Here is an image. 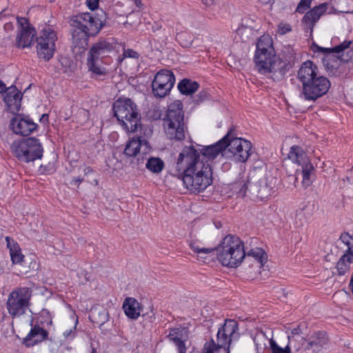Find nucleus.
<instances>
[{
    "label": "nucleus",
    "mask_w": 353,
    "mask_h": 353,
    "mask_svg": "<svg viewBox=\"0 0 353 353\" xmlns=\"http://www.w3.org/2000/svg\"><path fill=\"white\" fill-rule=\"evenodd\" d=\"M213 148L191 143L183 147L178 155L175 170L191 192H203L212 183L211 163L219 152Z\"/></svg>",
    "instance_id": "f257e3e1"
},
{
    "label": "nucleus",
    "mask_w": 353,
    "mask_h": 353,
    "mask_svg": "<svg viewBox=\"0 0 353 353\" xmlns=\"http://www.w3.org/2000/svg\"><path fill=\"white\" fill-rule=\"evenodd\" d=\"M254 62L260 73L274 81L282 79L290 68L288 63L275 54L272 39L268 35H263L259 39Z\"/></svg>",
    "instance_id": "f03ea898"
},
{
    "label": "nucleus",
    "mask_w": 353,
    "mask_h": 353,
    "mask_svg": "<svg viewBox=\"0 0 353 353\" xmlns=\"http://www.w3.org/2000/svg\"><path fill=\"white\" fill-rule=\"evenodd\" d=\"M106 14L101 10L94 17L90 13H81L71 19L72 47L75 53L84 51L88 44V38L97 35L104 26Z\"/></svg>",
    "instance_id": "7ed1b4c3"
},
{
    "label": "nucleus",
    "mask_w": 353,
    "mask_h": 353,
    "mask_svg": "<svg viewBox=\"0 0 353 353\" xmlns=\"http://www.w3.org/2000/svg\"><path fill=\"white\" fill-rule=\"evenodd\" d=\"M297 79L302 84L300 97L306 101H316L327 93L331 85L327 77L319 74L317 65L309 60L300 66Z\"/></svg>",
    "instance_id": "20e7f679"
},
{
    "label": "nucleus",
    "mask_w": 353,
    "mask_h": 353,
    "mask_svg": "<svg viewBox=\"0 0 353 353\" xmlns=\"http://www.w3.org/2000/svg\"><path fill=\"white\" fill-rule=\"evenodd\" d=\"M232 131L231 129L220 141L208 147H214V149L218 150L217 156L221 154L236 162L244 163L250 155L252 144L244 139L231 138Z\"/></svg>",
    "instance_id": "39448f33"
},
{
    "label": "nucleus",
    "mask_w": 353,
    "mask_h": 353,
    "mask_svg": "<svg viewBox=\"0 0 353 353\" xmlns=\"http://www.w3.org/2000/svg\"><path fill=\"white\" fill-rule=\"evenodd\" d=\"M277 179L272 176H266L256 182L238 181L234 184L233 189L238 196H249L251 199L263 200L274 192Z\"/></svg>",
    "instance_id": "423d86ee"
},
{
    "label": "nucleus",
    "mask_w": 353,
    "mask_h": 353,
    "mask_svg": "<svg viewBox=\"0 0 353 353\" xmlns=\"http://www.w3.org/2000/svg\"><path fill=\"white\" fill-rule=\"evenodd\" d=\"M214 249L219 261L226 267L236 268L245 258L243 243L236 236H225Z\"/></svg>",
    "instance_id": "0eeeda50"
},
{
    "label": "nucleus",
    "mask_w": 353,
    "mask_h": 353,
    "mask_svg": "<svg viewBox=\"0 0 353 353\" xmlns=\"http://www.w3.org/2000/svg\"><path fill=\"white\" fill-rule=\"evenodd\" d=\"M163 121L165 133L168 139L176 141L185 139L187 126L184 122L182 103L179 101L172 103Z\"/></svg>",
    "instance_id": "6e6552de"
},
{
    "label": "nucleus",
    "mask_w": 353,
    "mask_h": 353,
    "mask_svg": "<svg viewBox=\"0 0 353 353\" xmlns=\"http://www.w3.org/2000/svg\"><path fill=\"white\" fill-rule=\"evenodd\" d=\"M114 116L128 132H134L141 128V114L137 105L128 98L119 99L112 106Z\"/></svg>",
    "instance_id": "1a4fd4ad"
},
{
    "label": "nucleus",
    "mask_w": 353,
    "mask_h": 353,
    "mask_svg": "<svg viewBox=\"0 0 353 353\" xmlns=\"http://www.w3.org/2000/svg\"><path fill=\"white\" fill-rule=\"evenodd\" d=\"M11 152L21 162L29 163L43 157V150L39 141L34 137L14 141L11 145Z\"/></svg>",
    "instance_id": "9d476101"
},
{
    "label": "nucleus",
    "mask_w": 353,
    "mask_h": 353,
    "mask_svg": "<svg viewBox=\"0 0 353 353\" xmlns=\"http://www.w3.org/2000/svg\"><path fill=\"white\" fill-rule=\"evenodd\" d=\"M32 290L27 287H19L8 295L6 307L12 318L19 317L26 314L30 305Z\"/></svg>",
    "instance_id": "9b49d317"
},
{
    "label": "nucleus",
    "mask_w": 353,
    "mask_h": 353,
    "mask_svg": "<svg viewBox=\"0 0 353 353\" xmlns=\"http://www.w3.org/2000/svg\"><path fill=\"white\" fill-rule=\"evenodd\" d=\"M288 158L301 166L303 185L309 187L313 181L315 169L306 153L300 146L293 145L290 148Z\"/></svg>",
    "instance_id": "f8f14e48"
},
{
    "label": "nucleus",
    "mask_w": 353,
    "mask_h": 353,
    "mask_svg": "<svg viewBox=\"0 0 353 353\" xmlns=\"http://www.w3.org/2000/svg\"><path fill=\"white\" fill-rule=\"evenodd\" d=\"M57 40V33L51 28L47 27L42 30L40 36L36 39L37 53L39 59L48 61L52 58Z\"/></svg>",
    "instance_id": "ddd939ff"
},
{
    "label": "nucleus",
    "mask_w": 353,
    "mask_h": 353,
    "mask_svg": "<svg viewBox=\"0 0 353 353\" xmlns=\"http://www.w3.org/2000/svg\"><path fill=\"white\" fill-rule=\"evenodd\" d=\"M175 83L174 74L168 70H161L154 77L152 83V93L155 97H165Z\"/></svg>",
    "instance_id": "4468645a"
},
{
    "label": "nucleus",
    "mask_w": 353,
    "mask_h": 353,
    "mask_svg": "<svg viewBox=\"0 0 353 353\" xmlns=\"http://www.w3.org/2000/svg\"><path fill=\"white\" fill-rule=\"evenodd\" d=\"M352 41L350 40H345L341 43L330 48H322L314 43L312 48L314 52H323L327 57L331 54H334V57L339 59L341 62H347L353 59V50L351 46Z\"/></svg>",
    "instance_id": "2eb2a0df"
},
{
    "label": "nucleus",
    "mask_w": 353,
    "mask_h": 353,
    "mask_svg": "<svg viewBox=\"0 0 353 353\" xmlns=\"http://www.w3.org/2000/svg\"><path fill=\"white\" fill-rule=\"evenodd\" d=\"M341 241L347 246L346 252L340 258L336 263L339 275H344L353 263V235L343 232L340 236Z\"/></svg>",
    "instance_id": "dca6fc26"
},
{
    "label": "nucleus",
    "mask_w": 353,
    "mask_h": 353,
    "mask_svg": "<svg viewBox=\"0 0 353 353\" xmlns=\"http://www.w3.org/2000/svg\"><path fill=\"white\" fill-rule=\"evenodd\" d=\"M238 329V323L233 319H226L225 323L219 328L216 341H220L222 345H225L228 352L229 345L231 341L239 337Z\"/></svg>",
    "instance_id": "f3484780"
},
{
    "label": "nucleus",
    "mask_w": 353,
    "mask_h": 353,
    "mask_svg": "<svg viewBox=\"0 0 353 353\" xmlns=\"http://www.w3.org/2000/svg\"><path fill=\"white\" fill-rule=\"evenodd\" d=\"M289 350H294V353H310L307 347L308 340L303 336L300 326H297L291 331V334H288Z\"/></svg>",
    "instance_id": "a211bd4d"
},
{
    "label": "nucleus",
    "mask_w": 353,
    "mask_h": 353,
    "mask_svg": "<svg viewBox=\"0 0 353 353\" xmlns=\"http://www.w3.org/2000/svg\"><path fill=\"white\" fill-rule=\"evenodd\" d=\"M37 125L32 121L16 114L10 121V127L16 134L28 136L36 130Z\"/></svg>",
    "instance_id": "6ab92c4d"
},
{
    "label": "nucleus",
    "mask_w": 353,
    "mask_h": 353,
    "mask_svg": "<svg viewBox=\"0 0 353 353\" xmlns=\"http://www.w3.org/2000/svg\"><path fill=\"white\" fill-rule=\"evenodd\" d=\"M5 91L3 101L8 110L12 114H16L21 108L22 93L14 85L9 87Z\"/></svg>",
    "instance_id": "aec40b11"
},
{
    "label": "nucleus",
    "mask_w": 353,
    "mask_h": 353,
    "mask_svg": "<svg viewBox=\"0 0 353 353\" xmlns=\"http://www.w3.org/2000/svg\"><path fill=\"white\" fill-rule=\"evenodd\" d=\"M168 338L176 347L178 353H186L185 341L188 339V330L187 327H175L170 330Z\"/></svg>",
    "instance_id": "412c9836"
},
{
    "label": "nucleus",
    "mask_w": 353,
    "mask_h": 353,
    "mask_svg": "<svg viewBox=\"0 0 353 353\" xmlns=\"http://www.w3.org/2000/svg\"><path fill=\"white\" fill-rule=\"evenodd\" d=\"M327 4L326 3H321L314 6L312 9L305 13L302 19V23L305 29L313 31L315 23L319 21L320 17L326 12Z\"/></svg>",
    "instance_id": "4be33fe9"
},
{
    "label": "nucleus",
    "mask_w": 353,
    "mask_h": 353,
    "mask_svg": "<svg viewBox=\"0 0 353 353\" xmlns=\"http://www.w3.org/2000/svg\"><path fill=\"white\" fill-rule=\"evenodd\" d=\"M150 150L148 141L141 138H132L125 145L124 153L128 157H134L138 154H146Z\"/></svg>",
    "instance_id": "5701e85b"
},
{
    "label": "nucleus",
    "mask_w": 353,
    "mask_h": 353,
    "mask_svg": "<svg viewBox=\"0 0 353 353\" xmlns=\"http://www.w3.org/2000/svg\"><path fill=\"white\" fill-rule=\"evenodd\" d=\"M114 46L106 40H100L93 44L90 48L88 58L92 59L102 60L108 56V54L112 51Z\"/></svg>",
    "instance_id": "b1692460"
},
{
    "label": "nucleus",
    "mask_w": 353,
    "mask_h": 353,
    "mask_svg": "<svg viewBox=\"0 0 353 353\" xmlns=\"http://www.w3.org/2000/svg\"><path fill=\"white\" fill-rule=\"evenodd\" d=\"M328 344L327 334L324 332L314 333L308 339L307 347L309 352L318 353L323 349H326Z\"/></svg>",
    "instance_id": "393cba45"
},
{
    "label": "nucleus",
    "mask_w": 353,
    "mask_h": 353,
    "mask_svg": "<svg viewBox=\"0 0 353 353\" xmlns=\"http://www.w3.org/2000/svg\"><path fill=\"white\" fill-rule=\"evenodd\" d=\"M48 332L39 325H35L23 339V343L28 347L34 346L38 343L47 339Z\"/></svg>",
    "instance_id": "a878e982"
},
{
    "label": "nucleus",
    "mask_w": 353,
    "mask_h": 353,
    "mask_svg": "<svg viewBox=\"0 0 353 353\" xmlns=\"http://www.w3.org/2000/svg\"><path fill=\"white\" fill-rule=\"evenodd\" d=\"M35 35L34 28L20 29L16 37L17 46L20 48L30 47Z\"/></svg>",
    "instance_id": "bb28decb"
},
{
    "label": "nucleus",
    "mask_w": 353,
    "mask_h": 353,
    "mask_svg": "<svg viewBox=\"0 0 353 353\" xmlns=\"http://www.w3.org/2000/svg\"><path fill=\"white\" fill-rule=\"evenodd\" d=\"M123 309L126 316L132 319H137L140 315V304L134 298H126Z\"/></svg>",
    "instance_id": "cd10ccee"
},
{
    "label": "nucleus",
    "mask_w": 353,
    "mask_h": 353,
    "mask_svg": "<svg viewBox=\"0 0 353 353\" xmlns=\"http://www.w3.org/2000/svg\"><path fill=\"white\" fill-rule=\"evenodd\" d=\"M7 247L10 250L11 260L13 263H20L24 259V255L21 253V248L18 243L10 236L6 237Z\"/></svg>",
    "instance_id": "c85d7f7f"
},
{
    "label": "nucleus",
    "mask_w": 353,
    "mask_h": 353,
    "mask_svg": "<svg viewBox=\"0 0 353 353\" xmlns=\"http://www.w3.org/2000/svg\"><path fill=\"white\" fill-rule=\"evenodd\" d=\"M102 60L87 59L88 70L92 72V76L95 78L104 77L107 74V69L101 65Z\"/></svg>",
    "instance_id": "c756f323"
},
{
    "label": "nucleus",
    "mask_w": 353,
    "mask_h": 353,
    "mask_svg": "<svg viewBox=\"0 0 353 353\" xmlns=\"http://www.w3.org/2000/svg\"><path fill=\"white\" fill-rule=\"evenodd\" d=\"M178 89L183 94L190 95L198 90L199 85L196 81L183 79L178 84Z\"/></svg>",
    "instance_id": "7c9ffc66"
},
{
    "label": "nucleus",
    "mask_w": 353,
    "mask_h": 353,
    "mask_svg": "<svg viewBox=\"0 0 353 353\" xmlns=\"http://www.w3.org/2000/svg\"><path fill=\"white\" fill-rule=\"evenodd\" d=\"M189 245L193 252L199 254H208L215 251L214 248H205L203 242L198 239H192L190 241Z\"/></svg>",
    "instance_id": "2f4dec72"
},
{
    "label": "nucleus",
    "mask_w": 353,
    "mask_h": 353,
    "mask_svg": "<svg viewBox=\"0 0 353 353\" xmlns=\"http://www.w3.org/2000/svg\"><path fill=\"white\" fill-rule=\"evenodd\" d=\"M245 256L248 258L252 257L256 263L260 265V267H261L267 260L265 252L263 249L259 248L252 249L248 252H245Z\"/></svg>",
    "instance_id": "473e14b6"
},
{
    "label": "nucleus",
    "mask_w": 353,
    "mask_h": 353,
    "mask_svg": "<svg viewBox=\"0 0 353 353\" xmlns=\"http://www.w3.org/2000/svg\"><path fill=\"white\" fill-rule=\"evenodd\" d=\"M145 166L153 173H159L164 168V163L159 158L151 157L148 159Z\"/></svg>",
    "instance_id": "72a5a7b5"
},
{
    "label": "nucleus",
    "mask_w": 353,
    "mask_h": 353,
    "mask_svg": "<svg viewBox=\"0 0 353 353\" xmlns=\"http://www.w3.org/2000/svg\"><path fill=\"white\" fill-rule=\"evenodd\" d=\"M108 313L105 310H103L97 313L93 312L90 318L94 323H96L99 327H101L108 321Z\"/></svg>",
    "instance_id": "f704fd0d"
},
{
    "label": "nucleus",
    "mask_w": 353,
    "mask_h": 353,
    "mask_svg": "<svg viewBox=\"0 0 353 353\" xmlns=\"http://www.w3.org/2000/svg\"><path fill=\"white\" fill-rule=\"evenodd\" d=\"M176 39L181 44V46L184 48L190 47L193 41V37L190 33L187 32L177 33L176 35Z\"/></svg>",
    "instance_id": "c9c22d12"
},
{
    "label": "nucleus",
    "mask_w": 353,
    "mask_h": 353,
    "mask_svg": "<svg viewBox=\"0 0 353 353\" xmlns=\"http://www.w3.org/2000/svg\"><path fill=\"white\" fill-rule=\"evenodd\" d=\"M221 348H226L225 345H222L220 341L214 342L213 339L204 344L203 349V353H214L218 352Z\"/></svg>",
    "instance_id": "e433bc0d"
},
{
    "label": "nucleus",
    "mask_w": 353,
    "mask_h": 353,
    "mask_svg": "<svg viewBox=\"0 0 353 353\" xmlns=\"http://www.w3.org/2000/svg\"><path fill=\"white\" fill-rule=\"evenodd\" d=\"M269 343L272 353H291L289 347L286 345L285 347H281L272 339L269 341Z\"/></svg>",
    "instance_id": "4c0bfd02"
},
{
    "label": "nucleus",
    "mask_w": 353,
    "mask_h": 353,
    "mask_svg": "<svg viewBox=\"0 0 353 353\" xmlns=\"http://www.w3.org/2000/svg\"><path fill=\"white\" fill-rule=\"evenodd\" d=\"M312 0H301L299 3L296 12L299 13H303L307 8L310 7Z\"/></svg>",
    "instance_id": "58836bf2"
},
{
    "label": "nucleus",
    "mask_w": 353,
    "mask_h": 353,
    "mask_svg": "<svg viewBox=\"0 0 353 353\" xmlns=\"http://www.w3.org/2000/svg\"><path fill=\"white\" fill-rule=\"evenodd\" d=\"M78 323V321L76 320L75 321V324L74 325L70 328V330H67L63 332V336L65 337V339H73L74 336H75V334H76V326H77V324Z\"/></svg>",
    "instance_id": "ea45409f"
},
{
    "label": "nucleus",
    "mask_w": 353,
    "mask_h": 353,
    "mask_svg": "<svg viewBox=\"0 0 353 353\" xmlns=\"http://www.w3.org/2000/svg\"><path fill=\"white\" fill-rule=\"evenodd\" d=\"M125 57L137 59L139 57V54L136 51H134L132 49H128L126 50H124V52L123 53V57L119 58V61H122L123 59Z\"/></svg>",
    "instance_id": "a19ab883"
},
{
    "label": "nucleus",
    "mask_w": 353,
    "mask_h": 353,
    "mask_svg": "<svg viewBox=\"0 0 353 353\" xmlns=\"http://www.w3.org/2000/svg\"><path fill=\"white\" fill-rule=\"evenodd\" d=\"M17 22L20 26V29H26V28H34L29 23L28 20L25 17H17Z\"/></svg>",
    "instance_id": "79ce46f5"
},
{
    "label": "nucleus",
    "mask_w": 353,
    "mask_h": 353,
    "mask_svg": "<svg viewBox=\"0 0 353 353\" xmlns=\"http://www.w3.org/2000/svg\"><path fill=\"white\" fill-rule=\"evenodd\" d=\"M291 31V26L286 23H279L278 26V33L280 34H284Z\"/></svg>",
    "instance_id": "37998d69"
},
{
    "label": "nucleus",
    "mask_w": 353,
    "mask_h": 353,
    "mask_svg": "<svg viewBox=\"0 0 353 353\" xmlns=\"http://www.w3.org/2000/svg\"><path fill=\"white\" fill-rule=\"evenodd\" d=\"M264 338V334L263 333L259 334L254 338V343L256 347V350L258 353H260V350L262 349L259 341Z\"/></svg>",
    "instance_id": "c03bdc74"
},
{
    "label": "nucleus",
    "mask_w": 353,
    "mask_h": 353,
    "mask_svg": "<svg viewBox=\"0 0 353 353\" xmlns=\"http://www.w3.org/2000/svg\"><path fill=\"white\" fill-rule=\"evenodd\" d=\"M99 1V0H86V3L90 10H94L98 7Z\"/></svg>",
    "instance_id": "a18cd8bd"
},
{
    "label": "nucleus",
    "mask_w": 353,
    "mask_h": 353,
    "mask_svg": "<svg viewBox=\"0 0 353 353\" xmlns=\"http://www.w3.org/2000/svg\"><path fill=\"white\" fill-rule=\"evenodd\" d=\"M83 178L78 176V177H74L71 182V185H75L77 188L79 187L80 184L83 181Z\"/></svg>",
    "instance_id": "49530a36"
},
{
    "label": "nucleus",
    "mask_w": 353,
    "mask_h": 353,
    "mask_svg": "<svg viewBox=\"0 0 353 353\" xmlns=\"http://www.w3.org/2000/svg\"><path fill=\"white\" fill-rule=\"evenodd\" d=\"M216 0H202V3L208 8L212 7L216 3Z\"/></svg>",
    "instance_id": "de8ad7c7"
},
{
    "label": "nucleus",
    "mask_w": 353,
    "mask_h": 353,
    "mask_svg": "<svg viewBox=\"0 0 353 353\" xmlns=\"http://www.w3.org/2000/svg\"><path fill=\"white\" fill-rule=\"evenodd\" d=\"M198 97H199V99H195V101H197V102L202 101H203L204 99H206V97H207V92H205V91L201 92L199 94Z\"/></svg>",
    "instance_id": "09e8293b"
},
{
    "label": "nucleus",
    "mask_w": 353,
    "mask_h": 353,
    "mask_svg": "<svg viewBox=\"0 0 353 353\" xmlns=\"http://www.w3.org/2000/svg\"><path fill=\"white\" fill-rule=\"evenodd\" d=\"M60 63L62 65L67 68L69 65V60L66 57H63L60 59Z\"/></svg>",
    "instance_id": "8fccbe9b"
},
{
    "label": "nucleus",
    "mask_w": 353,
    "mask_h": 353,
    "mask_svg": "<svg viewBox=\"0 0 353 353\" xmlns=\"http://www.w3.org/2000/svg\"><path fill=\"white\" fill-rule=\"evenodd\" d=\"M48 114H43L41 117L40 118V121L43 122V123L48 122Z\"/></svg>",
    "instance_id": "3c124183"
},
{
    "label": "nucleus",
    "mask_w": 353,
    "mask_h": 353,
    "mask_svg": "<svg viewBox=\"0 0 353 353\" xmlns=\"http://www.w3.org/2000/svg\"><path fill=\"white\" fill-rule=\"evenodd\" d=\"M6 89L7 88L5 83L1 80H0V93L4 92Z\"/></svg>",
    "instance_id": "603ef678"
},
{
    "label": "nucleus",
    "mask_w": 353,
    "mask_h": 353,
    "mask_svg": "<svg viewBox=\"0 0 353 353\" xmlns=\"http://www.w3.org/2000/svg\"><path fill=\"white\" fill-rule=\"evenodd\" d=\"M93 172V170L90 167H86L83 170V172L85 175H88V174Z\"/></svg>",
    "instance_id": "864d4df0"
},
{
    "label": "nucleus",
    "mask_w": 353,
    "mask_h": 353,
    "mask_svg": "<svg viewBox=\"0 0 353 353\" xmlns=\"http://www.w3.org/2000/svg\"><path fill=\"white\" fill-rule=\"evenodd\" d=\"M325 65H326V68L327 69V70L332 72V70L334 68V65L330 63H325Z\"/></svg>",
    "instance_id": "5fc2aeb1"
},
{
    "label": "nucleus",
    "mask_w": 353,
    "mask_h": 353,
    "mask_svg": "<svg viewBox=\"0 0 353 353\" xmlns=\"http://www.w3.org/2000/svg\"><path fill=\"white\" fill-rule=\"evenodd\" d=\"M261 3L264 4L270 3L274 1V0H260Z\"/></svg>",
    "instance_id": "6e6d98bb"
},
{
    "label": "nucleus",
    "mask_w": 353,
    "mask_h": 353,
    "mask_svg": "<svg viewBox=\"0 0 353 353\" xmlns=\"http://www.w3.org/2000/svg\"><path fill=\"white\" fill-rule=\"evenodd\" d=\"M90 353H97V350L94 347H91V352Z\"/></svg>",
    "instance_id": "4d7b16f0"
},
{
    "label": "nucleus",
    "mask_w": 353,
    "mask_h": 353,
    "mask_svg": "<svg viewBox=\"0 0 353 353\" xmlns=\"http://www.w3.org/2000/svg\"><path fill=\"white\" fill-rule=\"evenodd\" d=\"M216 228H219V227H221V223H220V222H219V223H216Z\"/></svg>",
    "instance_id": "13d9d810"
}]
</instances>
